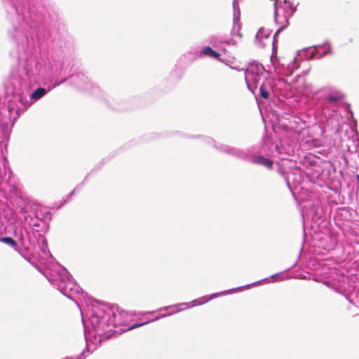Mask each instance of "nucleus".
<instances>
[{
  "mask_svg": "<svg viewBox=\"0 0 359 359\" xmlns=\"http://www.w3.org/2000/svg\"><path fill=\"white\" fill-rule=\"evenodd\" d=\"M0 241L11 245L14 249H16L17 247H18L17 242L14 239L11 238V237H3V238H0Z\"/></svg>",
  "mask_w": 359,
  "mask_h": 359,
  "instance_id": "20e7f679",
  "label": "nucleus"
},
{
  "mask_svg": "<svg viewBox=\"0 0 359 359\" xmlns=\"http://www.w3.org/2000/svg\"><path fill=\"white\" fill-rule=\"evenodd\" d=\"M284 5L285 8H289L291 11V13H293L296 11V8L293 7L292 5H291L290 2L287 1L286 0H284Z\"/></svg>",
  "mask_w": 359,
  "mask_h": 359,
  "instance_id": "0eeeda50",
  "label": "nucleus"
},
{
  "mask_svg": "<svg viewBox=\"0 0 359 359\" xmlns=\"http://www.w3.org/2000/svg\"><path fill=\"white\" fill-rule=\"evenodd\" d=\"M201 56H207L211 58H215L220 60L221 54L215 51L211 47L205 46L200 51Z\"/></svg>",
  "mask_w": 359,
  "mask_h": 359,
  "instance_id": "f257e3e1",
  "label": "nucleus"
},
{
  "mask_svg": "<svg viewBox=\"0 0 359 359\" xmlns=\"http://www.w3.org/2000/svg\"><path fill=\"white\" fill-rule=\"evenodd\" d=\"M344 97V94L337 92L333 94H330L326 99L330 102H338L341 101Z\"/></svg>",
  "mask_w": 359,
  "mask_h": 359,
  "instance_id": "7ed1b4c3",
  "label": "nucleus"
},
{
  "mask_svg": "<svg viewBox=\"0 0 359 359\" xmlns=\"http://www.w3.org/2000/svg\"><path fill=\"white\" fill-rule=\"evenodd\" d=\"M253 161L254 163L264 165L269 169H272L273 165V162L271 160L260 156H255L253 158Z\"/></svg>",
  "mask_w": 359,
  "mask_h": 359,
  "instance_id": "f03ea898",
  "label": "nucleus"
},
{
  "mask_svg": "<svg viewBox=\"0 0 359 359\" xmlns=\"http://www.w3.org/2000/svg\"><path fill=\"white\" fill-rule=\"evenodd\" d=\"M46 94V90L43 88H39L32 93V98L37 100L43 97Z\"/></svg>",
  "mask_w": 359,
  "mask_h": 359,
  "instance_id": "39448f33",
  "label": "nucleus"
},
{
  "mask_svg": "<svg viewBox=\"0 0 359 359\" xmlns=\"http://www.w3.org/2000/svg\"><path fill=\"white\" fill-rule=\"evenodd\" d=\"M260 96L264 99H268L269 97V92L267 89H266L263 86H262L259 88Z\"/></svg>",
  "mask_w": 359,
  "mask_h": 359,
  "instance_id": "423d86ee",
  "label": "nucleus"
}]
</instances>
